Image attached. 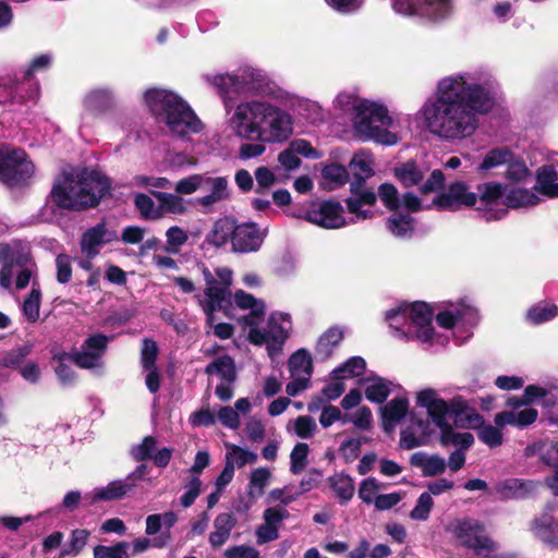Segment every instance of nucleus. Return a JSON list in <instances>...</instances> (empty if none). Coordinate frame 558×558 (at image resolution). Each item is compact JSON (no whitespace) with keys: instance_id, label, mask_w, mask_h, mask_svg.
Wrapping results in <instances>:
<instances>
[{"instance_id":"obj_1","label":"nucleus","mask_w":558,"mask_h":558,"mask_svg":"<svg viewBox=\"0 0 558 558\" xmlns=\"http://www.w3.org/2000/svg\"><path fill=\"white\" fill-rule=\"evenodd\" d=\"M495 77L487 71L457 72L441 77L415 117L421 125L444 141L471 137L478 128V116L494 106Z\"/></svg>"},{"instance_id":"obj_2","label":"nucleus","mask_w":558,"mask_h":558,"mask_svg":"<svg viewBox=\"0 0 558 558\" xmlns=\"http://www.w3.org/2000/svg\"><path fill=\"white\" fill-rule=\"evenodd\" d=\"M203 80L216 88L228 116L227 124L234 136L241 140H257L268 144H280L293 134L292 116L266 99H246L234 105L230 93H263L280 98L263 89L266 75L252 66H243L231 73H207Z\"/></svg>"},{"instance_id":"obj_3","label":"nucleus","mask_w":558,"mask_h":558,"mask_svg":"<svg viewBox=\"0 0 558 558\" xmlns=\"http://www.w3.org/2000/svg\"><path fill=\"white\" fill-rule=\"evenodd\" d=\"M416 405L427 411L428 417L440 430V441L444 446L453 445L458 450L469 449L474 437L470 433H456L451 420L457 427L477 428L482 424V415L469 407L462 396H454L446 401L439 397L437 390L425 388L416 392Z\"/></svg>"},{"instance_id":"obj_4","label":"nucleus","mask_w":558,"mask_h":558,"mask_svg":"<svg viewBox=\"0 0 558 558\" xmlns=\"http://www.w3.org/2000/svg\"><path fill=\"white\" fill-rule=\"evenodd\" d=\"M233 300L239 308L250 311L241 318L248 341L255 345H265L269 357L274 360L281 352L292 328L290 315L274 312L269 315L266 327H262L266 312L263 300L243 290H238Z\"/></svg>"},{"instance_id":"obj_5","label":"nucleus","mask_w":558,"mask_h":558,"mask_svg":"<svg viewBox=\"0 0 558 558\" xmlns=\"http://www.w3.org/2000/svg\"><path fill=\"white\" fill-rule=\"evenodd\" d=\"M143 100L149 112L168 133L181 140L203 131L204 124L191 106L177 93L166 88H148Z\"/></svg>"},{"instance_id":"obj_6","label":"nucleus","mask_w":558,"mask_h":558,"mask_svg":"<svg viewBox=\"0 0 558 558\" xmlns=\"http://www.w3.org/2000/svg\"><path fill=\"white\" fill-rule=\"evenodd\" d=\"M109 190L108 178L98 171L72 169L54 182L51 195L59 207L82 210L98 205Z\"/></svg>"},{"instance_id":"obj_7","label":"nucleus","mask_w":558,"mask_h":558,"mask_svg":"<svg viewBox=\"0 0 558 558\" xmlns=\"http://www.w3.org/2000/svg\"><path fill=\"white\" fill-rule=\"evenodd\" d=\"M393 118L387 106L375 99H363L351 117L353 134L362 142H375L380 145L392 146L398 143V135L390 129Z\"/></svg>"},{"instance_id":"obj_8","label":"nucleus","mask_w":558,"mask_h":558,"mask_svg":"<svg viewBox=\"0 0 558 558\" xmlns=\"http://www.w3.org/2000/svg\"><path fill=\"white\" fill-rule=\"evenodd\" d=\"M386 320L402 336L415 337L420 341L430 344L444 345L447 342V338L434 333L433 312L425 302L402 303L387 311Z\"/></svg>"},{"instance_id":"obj_9","label":"nucleus","mask_w":558,"mask_h":558,"mask_svg":"<svg viewBox=\"0 0 558 558\" xmlns=\"http://www.w3.org/2000/svg\"><path fill=\"white\" fill-rule=\"evenodd\" d=\"M480 210L487 221L500 220L506 217L508 208L534 206L539 197L525 189L508 190L507 186L496 182L478 185Z\"/></svg>"},{"instance_id":"obj_10","label":"nucleus","mask_w":558,"mask_h":558,"mask_svg":"<svg viewBox=\"0 0 558 558\" xmlns=\"http://www.w3.org/2000/svg\"><path fill=\"white\" fill-rule=\"evenodd\" d=\"M5 257L0 269V287L9 293L34 287L38 281V268L29 248L20 242L4 243Z\"/></svg>"},{"instance_id":"obj_11","label":"nucleus","mask_w":558,"mask_h":558,"mask_svg":"<svg viewBox=\"0 0 558 558\" xmlns=\"http://www.w3.org/2000/svg\"><path fill=\"white\" fill-rule=\"evenodd\" d=\"M373 160L371 156L364 151L355 154L350 162V168L357 179L351 184V196L347 198V207L353 217L349 222L355 223L369 219L374 216L371 209L376 203V193L364 185V180L369 178L373 171Z\"/></svg>"},{"instance_id":"obj_12","label":"nucleus","mask_w":558,"mask_h":558,"mask_svg":"<svg viewBox=\"0 0 558 558\" xmlns=\"http://www.w3.org/2000/svg\"><path fill=\"white\" fill-rule=\"evenodd\" d=\"M52 63L50 53H43L35 57L27 68L21 72V81L9 86V82H0V102L36 100L39 97L40 87L33 77L37 73L47 71Z\"/></svg>"},{"instance_id":"obj_13","label":"nucleus","mask_w":558,"mask_h":558,"mask_svg":"<svg viewBox=\"0 0 558 558\" xmlns=\"http://www.w3.org/2000/svg\"><path fill=\"white\" fill-rule=\"evenodd\" d=\"M206 288L204 299L199 300V304L206 314L207 323L214 324V313L221 308L223 301L230 294L233 272L228 267H218L213 274L208 268L202 270Z\"/></svg>"},{"instance_id":"obj_14","label":"nucleus","mask_w":558,"mask_h":558,"mask_svg":"<svg viewBox=\"0 0 558 558\" xmlns=\"http://www.w3.org/2000/svg\"><path fill=\"white\" fill-rule=\"evenodd\" d=\"M446 531L450 533L457 542L468 548H472L476 554L494 553L496 544L488 537L485 527L475 519L464 518L451 520L446 525Z\"/></svg>"},{"instance_id":"obj_15","label":"nucleus","mask_w":558,"mask_h":558,"mask_svg":"<svg viewBox=\"0 0 558 558\" xmlns=\"http://www.w3.org/2000/svg\"><path fill=\"white\" fill-rule=\"evenodd\" d=\"M396 13L417 16L429 22H440L453 12L454 0H392Z\"/></svg>"},{"instance_id":"obj_16","label":"nucleus","mask_w":558,"mask_h":558,"mask_svg":"<svg viewBox=\"0 0 558 558\" xmlns=\"http://www.w3.org/2000/svg\"><path fill=\"white\" fill-rule=\"evenodd\" d=\"M427 169L413 161L395 168V175L404 187L418 186L421 195L437 192L444 186L445 177L440 170H434L425 179Z\"/></svg>"},{"instance_id":"obj_17","label":"nucleus","mask_w":558,"mask_h":558,"mask_svg":"<svg viewBox=\"0 0 558 558\" xmlns=\"http://www.w3.org/2000/svg\"><path fill=\"white\" fill-rule=\"evenodd\" d=\"M34 173V165L27 159L24 150L15 148H0V180L15 186Z\"/></svg>"},{"instance_id":"obj_18","label":"nucleus","mask_w":558,"mask_h":558,"mask_svg":"<svg viewBox=\"0 0 558 558\" xmlns=\"http://www.w3.org/2000/svg\"><path fill=\"white\" fill-rule=\"evenodd\" d=\"M205 373L220 379L215 393L221 401H229L233 397V384L236 380L234 360L228 354L220 355L206 366Z\"/></svg>"},{"instance_id":"obj_19","label":"nucleus","mask_w":558,"mask_h":558,"mask_svg":"<svg viewBox=\"0 0 558 558\" xmlns=\"http://www.w3.org/2000/svg\"><path fill=\"white\" fill-rule=\"evenodd\" d=\"M110 338L102 333L89 336L80 350L71 354V360L81 368L96 369L102 366V356L107 350Z\"/></svg>"},{"instance_id":"obj_20","label":"nucleus","mask_w":558,"mask_h":558,"mask_svg":"<svg viewBox=\"0 0 558 558\" xmlns=\"http://www.w3.org/2000/svg\"><path fill=\"white\" fill-rule=\"evenodd\" d=\"M379 197L386 208L392 213L405 209L407 211H418L429 208L413 192H407L400 196L397 187L391 183H383L378 187L376 197Z\"/></svg>"},{"instance_id":"obj_21","label":"nucleus","mask_w":558,"mask_h":558,"mask_svg":"<svg viewBox=\"0 0 558 558\" xmlns=\"http://www.w3.org/2000/svg\"><path fill=\"white\" fill-rule=\"evenodd\" d=\"M433 205L440 209H459L462 206L471 207L477 205L480 210V196L469 190L466 184L454 182L446 192L438 194L433 199Z\"/></svg>"},{"instance_id":"obj_22","label":"nucleus","mask_w":558,"mask_h":558,"mask_svg":"<svg viewBox=\"0 0 558 558\" xmlns=\"http://www.w3.org/2000/svg\"><path fill=\"white\" fill-rule=\"evenodd\" d=\"M266 238V230H263L255 222L235 225L232 236V251L235 253L257 252Z\"/></svg>"},{"instance_id":"obj_23","label":"nucleus","mask_w":558,"mask_h":558,"mask_svg":"<svg viewBox=\"0 0 558 558\" xmlns=\"http://www.w3.org/2000/svg\"><path fill=\"white\" fill-rule=\"evenodd\" d=\"M433 421L428 418L411 416L408 425L401 430L400 446L410 450L416 447L426 446L434 434Z\"/></svg>"},{"instance_id":"obj_24","label":"nucleus","mask_w":558,"mask_h":558,"mask_svg":"<svg viewBox=\"0 0 558 558\" xmlns=\"http://www.w3.org/2000/svg\"><path fill=\"white\" fill-rule=\"evenodd\" d=\"M306 220L326 229H338L348 222L343 217V208L338 202L327 201L318 204L306 213Z\"/></svg>"},{"instance_id":"obj_25","label":"nucleus","mask_w":558,"mask_h":558,"mask_svg":"<svg viewBox=\"0 0 558 558\" xmlns=\"http://www.w3.org/2000/svg\"><path fill=\"white\" fill-rule=\"evenodd\" d=\"M116 240H118L117 232L109 229L105 221H101L83 233L81 250L88 259H93L99 254L105 244Z\"/></svg>"},{"instance_id":"obj_26","label":"nucleus","mask_w":558,"mask_h":558,"mask_svg":"<svg viewBox=\"0 0 558 558\" xmlns=\"http://www.w3.org/2000/svg\"><path fill=\"white\" fill-rule=\"evenodd\" d=\"M204 191H208V193L197 197L195 203L206 209L227 201L231 194L229 181L226 177H213L208 173L205 177Z\"/></svg>"},{"instance_id":"obj_27","label":"nucleus","mask_w":558,"mask_h":558,"mask_svg":"<svg viewBox=\"0 0 558 558\" xmlns=\"http://www.w3.org/2000/svg\"><path fill=\"white\" fill-rule=\"evenodd\" d=\"M440 327L450 329L456 326H475L478 322L477 310L470 305H460L454 310L441 311L436 316Z\"/></svg>"},{"instance_id":"obj_28","label":"nucleus","mask_w":558,"mask_h":558,"mask_svg":"<svg viewBox=\"0 0 558 558\" xmlns=\"http://www.w3.org/2000/svg\"><path fill=\"white\" fill-rule=\"evenodd\" d=\"M114 102V95L110 88H94L90 89L83 98L85 116L99 117L109 110Z\"/></svg>"},{"instance_id":"obj_29","label":"nucleus","mask_w":558,"mask_h":558,"mask_svg":"<svg viewBox=\"0 0 558 558\" xmlns=\"http://www.w3.org/2000/svg\"><path fill=\"white\" fill-rule=\"evenodd\" d=\"M535 190L546 197H558V154L551 163L537 170Z\"/></svg>"},{"instance_id":"obj_30","label":"nucleus","mask_w":558,"mask_h":558,"mask_svg":"<svg viewBox=\"0 0 558 558\" xmlns=\"http://www.w3.org/2000/svg\"><path fill=\"white\" fill-rule=\"evenodd\" d=\"M409 412V399L405 396H397L380 409L383 427L391 430L400 423Z\"/></svg>"},{"instance_id":"obj_31","label":"nucleus","mask_w":558,"mask_h":558,"mask_svg":"<svg viewBox=\"0 0 558 558\" xmlns=\"http://www.w3.org/2000/svg\"><path fill=\"white\" fill-rule=\"evenodd\" d=\"M292 108L301 120L316 125L327 120L326 110L315 100L298 98L293 101Z\"/></svg>"},{"instance_id":"obj_32","label":"nucleus","mask_w":558,"mask_h":558,"mask_svg":"<svg viewBox=\"0 0 558 558\" xmlns=\"http://www.w3.org/2000/svg\"><path fill=\"white\" fill-rule=\"evenodd\" d=\"M252 404L247 398H240L234 407H221L217 412L218 421L227 428L235 430L241 426L240 414H247Z\"/></svg>"},{"instance_id":"obj_33","label":"nucleus","mask_w":558,"mask_h":558,"mask_svg":"<svg viewBox=\"0 0 558 558\" xmlns=\"http://www.w3.org/2000/svg\"><path fill=\"white\" fill-rule=\"evenodd\" d=\"M410 463L420 469L424 476H436L442 474L447 468L446 460L438 454H427L423 451L414 452Z\"/></svg>"},{"instance_id":"obj_34","label":"nucleus","mask_w":558,"mask_h":558,"mask_svg":"<svg viewBox=\"0 0 558 558\" xmlns=\"http://www.w3.org/2000/svg\"><path fill=\"white\" fill-rule=\"evenodd\" d=\"M43 301V292L39 282H34L23 300L20 303V310L24 319L29 324H35L40 318V306Z\"/></svg>"},{"instance_id":"obj_35","label":"nucleus","mask_w":558,"mask_h":558,"mask_svg":"<svg viewBox=\"0 0 558 558\" xmlns=\"http://www.w3.org/2000/svg\"><path fill=\"white\" fill-rule=\"evenodd\" d=\"M134 488V483L123 480L110 482L106 486L96 487L92 492V502L111 501L122 499L128 493Z\"/></svg>"},{"instance_id":"obj_36","label":"nucleus","mask_w":558,"mask_h":558,"mask_svg":"<svg viewBox=\"0 0 558 558\" xmlns=\"http://www.w3.org/2000/svg\"><path fill=\"white\" fill-rule=\"evenodd\" d=\"M533 482L520 478H507L496 484L495 490L502 499H520L532 493Z\"/></svg>"},{"instance_id":"obj_37","label":"nucleus","mask_w":558,"mask_h":558,"mask_svg":"<svg viewBox=\"0 0 558 558\" xmlns=\"http://www.w3.org/2000/svg\"><path fill=\"white\" fill-rule=\"evenodd\" d=\"M235 222L229 218L218 219L206 234L205 242L216 248L223 247L229 241L232 243Z\"/></svg>"},{"instance_id":"obj_38","label":"nucleus","mask_w":558,"mask_h":558,"mask_svg":"<svg viewBox=\"0 0 558 558\" xmlns=\"http://www.w3.org/2000/svg\"><path fill=\"white\" fill-rule=\"evenodd\" d=\"M235 524L236 519L231 513H219L214 520V531L208 538L209 544L215 548L222 546L229 539Z\"/></svg>"},{"instance_id":"obj_39","label":"nucleus","mask_w":558,"mask_h":558,"mask_svg":"<svg viewBox=\"0 0 558 558\" xmlns=\"http://www.w3.org/2000/svg\"><path fill=\"white\" fill-rule=\"evenodd\" d=\"M396 388H398L397 385L381 377L365 379V397L375 403H384Z\"/></svg>"},{"instance_id":"obj_40","label":"nucleus","mask_w":558,"mask_h":558,"mask_svg":"<svg viewBox=\"0 0 558 558\" xmlns=\"http://www.w3.org/2000/svg\"><path fill=\"white\" fill-rule=\"evenodd\" d=\"M411 213H402L401 210L392 213L387 219V229L397 238L411 236L414 230V219Z\"/></svg>"},{"instance_id":"obj_41","label":"nucleus","mask_w":558,"mask_h":558,"mask_svg":"<svg viewBox=\"0 0 558 558\" xmlns=\"http://www.w3.org/2000/svg\"><path fill=\"white\" fill-rule=\"evenodd\" d=\"M553 509V506H548L545 512L533 521L532 529L537 537L558 547V542H554L549 537V534L558 529V524L555 522V519L550 513Z\"/></svg>"},{"instance_id":"obj_42","label":"nucleus","mask_w":558,"mask_h":558,"mask_svg":"<svg viewBox=\"0 0 558 558\" xmlns=\"http://www.w3.org/2000/svg\"><path fill=\"white\" fill-rule=\"evenodd\" d=\"M226 448V462L234 470L235 468L241 469L257 461L258 456L254 451L242 448L234 444H227Z\"/></svg>"},{"instance_id":"obj_43","label":"nucleus","mask_w":558,"mask_h":558,"mask_svg":"<svg viewBox=\"0 0 558 558\" xmlns=\"http://www.w3.org/2000/svg\"><path fill=\"white\" fill-rule=\"evenodd\" d=\"M90 537L86 529H74L69 535L66 544L61 549V557H76L85 548Z\"/></svg>"},{"instance_id":"obj_44","label":"nucleus","mask_w":558,"mask_h":558,"mask_svg":"<svg viewBox=\"0 0 558 558\" xmlns=\"http://www.w3.org/2000/svg\"><path fill=\"white\" fill-rule=\"evenodd\" d=\"M289 372L291 376H307L313 373L312 356L305 349L294 352L289 359Z\"/></svg>"},{"instance_id":"obj_45","label":"nucleus","mask_w":558,"mask_h":558,"mask_svg":"<svg viewBox=\"0 0 558 558\" xmlns=\"http://www.w3.org/2000/svg\"><path fill=\"white\" fill-rule=\"evenodd\" d=\"M331 489L341 502L347 504L354 495V483L351 476L344 473L333 474L328 478Z\"/></svg>"},{"instance_id":"obj_46","label":"nucleus","mask_w":558,"mask_h":558,"mask_svg":"<svg viewBox=\"0 0 558 558\" xmlns=\"http://www.w3.org/2000/svg\"><path fill=\"white\" fill-rule=\"evenodd\" d=\"M527 450L534 454H537L539 459L558 470V442L551 440H544L527 447Z\"/></svg>"},{"instance_id":"obj_47","label":"nucleus","mask_w":558,"mask_h":558,"mask_svg":"<svg viewBox=\"0 0 558 558\" xmlns=\"http://www.w3.org/2000/svg\"><path fill=\"white\" fill-rule=\"evenodd\" d=\"M342 338L343 333L341 329L337 327L329 328L319 337L316 345V354L322 360L328 359Z\"/></svg>"},{"instance_id":"obj_48","label":"nucleus","mask_w":558,"mask_h":558,"mask_svg":"<svg viewBox=\"0 0 558 558\" xmlns=\"http://www.w3.org/2000/svg\"><path fill=\"white\" fill-rule=\"evenodd\" d=\"M271 472L267 468L254 469L250 474V481L247 485V495L253 498H259L264 495L265 488L267 487Z\"/></svg>"},{"instance_id":"obj_49","label":"nucleus","mask_w":558,"mask_h":558,"mask_svg":"<svg viewBox=\"0 0 558 558\" xmlns=\"http://www.w3.org/2000/svg\"><path fill=\"white\" fill-rule=\"evenodd\" d=\"M366 362L361 356L350 357L345 363L335 368L331 373L333 379H347L363 375Z\"/></svg>"},{"instance_id":"obj_50","label":"nucleus","mask_w":558,"mask_h":558,"mask_svg":"<svg viewBox=\"0 0 558 558\" xmlns=\"http://www.w3.org/2000/svg\"><path fill=\"white\" fill-rule=\"evenodd\" d=\"M153 194L159 202L162 215L165 213L183 214L186 210L184 199L177 192L175 194L165 192H154Z\"/></svg>"},{"instance_id":"obj_51","label":"nucleus","mask_w":558,"mask_h":558,"mask_svg":"<svg viewBox=\"0 0 558 558\" xmlns=\"http://www.w3.org/2000/svg\"><path fill=\"white\" fill-rule=\"evenodd\" d=\"M512 153L507 147H497L492 150H489L481 165L478 166V170L481 171H487L492 170L496 167H499L504 163H508L512 160Z\"/></svg>"},{"instance_id":"obj_52","label":"nucleus","mask_w":558,"mask_h":558,"mask_svg":"<svg viewBox=\"0 0 558 558\" xmlns=\"http://www.w3.org/2000/svg\"><path fill=\"white\" fill-rule=\"evenodd\" d=\"M288 430H292L299 438L310 439L317 432V424L312 416L301 415L289 423Z\"/></svg>"},{"instance_id":"obj_53","label":"nucleus","mask_w":558,"mask_h":558,"mask_svg":"<svg viewBox=\"0 0 558 558\" xmlns=\"http://www.w3.org/2000/svg\"><path fill=\"white\" fill-rule=\"evenodd\" d=\"M171 541L170 532H162L157 537L150 539L147 537H138L133 541V555L145 553L149 548H165Z\"/></svg>"},{"instance_id":"obj_54","label":"nucleus","mask_w":558,"mask_h":558,"mask_svg":"<svg viewBox=\"0 0 558 558\" xmlns=\"http://www.w3.org/2000/svg\"><path fill=\"white\" fill-rule=\"evenodd\" d=\"M558 316V306L554 304H536L526 313V319L533 325L547 323Z\"/></svg>"},{"instance_id":"obj_55","label":"nucleus","mask_w":558,"mask_h":558,"mask_svg":"<svg viewBox=\"0 0 558 558\" xmlns=\"http://www.w3.org/2000/svg\"><path fill=\"white\" fill-rule=\"evenodd\" d=\"M363 99L364 98L359 97L354 90H342L338 93L332 100V106L338 111H351L352 114H354L356 112V108L360 106Z\"/></svg>"},{"instance_id":"obj_56","label":"nucleus","mask_w":558,"mask_h":558,"mask_svg":"<svg viewBox=\"0 0 558 558\" xmlns=\"http://www.w3.org/2000/svg\"><path fill=\"white\" fill-rule=\"evenodd\" d=\"M189 233L179 226H172L166 231L165 251L169 254L180 253L182 246L187 242Z\"/></svg>"},{"instance_id":"obj_57","label":"nucleus","mask_w":558,"mask_h":558,"mask_svg":"<svg viewBox=\"0 0 558 558\" xmlns=\"http://www.w3.org/2000/svg\"><path fill=\"white\" fill-rule=\"evenodd\" d=\"M130 544L128 542H118L112 546L97 545L94 547V558H130Z\"/></svg>"},{"instance_id":"obj_58","label":"nucleus","mask_w":558,"mask_h":558,"mask_svg":"<svg viewBox=\"0 0 558 558\" xmlns=\"http://www.w3.org/2000/svg\"><path fill=\"white\" fill-rule=\"evenodd\" d=\"M477 437L478 439L490 448L499 447L504 441V436L501 433V428L496 424L495 426L492 424H484L482 420V424L477 427Z\"/></svg>"},{"instance_id":"obj_59","label":"nucleus","mask_w":558,"mask_h":558,"mask_svg":"<svg viewBox=\"0 0 558 558\" xmlns=\"http://www.w3.org/2000/svg\"><path fill=\"white\" fill-rule=\"evenodd\" d=\"M206 173H194L179 180L174 190L181 195H191L196 191H204V181Z\"/></svg>"},{"instance_id":"obj_60","label":"nucleus","mask_w":558,"mask_h":558,"mask_svg":"<svg viewBox=\"0 0 558 558\" xmlns=\"http://www.w3.org/2000/svg\"><path fill=\"white\" fill-rule=\"evenodd\" d=\"M365 441H367L366 437H349L341 442L339 454L345 463H351L359 458L362 445Z\"/></svg>"},{"instance_id":"obj_61","label":"nucleus","mask_w":558,"mask_h":558,"mask_svg":"<svg viewBox=\"0 0 558 558\" xmlns=\"http://www.w3.org/2000/svg\"><path fill=\"white\" fill-rule=\"evenodd\" d=\"M342 422H350L361 430H371L373 428V414L369 408L360 407L355 412L345 414Z\"/></svg>"},{"instance_id":"obj_62","label":"nucleus","mask_w":558,"mask_h":558,"mask_svg":"<svg viewBox=\"0 0 558 558\" xmlns=\"http://www.w3.org/2000/svg\"><path fill=\"white\" fill-rule=\"evenodd\" d=\"M135 206L145 219H159L162 217L160 206L156 205L151 197L146 194H137L134 199Z\"/></svg>"},{"instance_id":"obj_63","label":"nucleus","mask_w":558,"mask_h":558,"mask_svg":"<svg viewBox=\"0 0 558 558\" xmlns=\"http://www.w3.org/2000/svg\"><path fill=\"white\" fill-rule=\"evenodd\" d=\"M310 447L305 442H298L290 454V471L300 474L307 465Z\"/></svg>"},{"instance_id":"obj_64","label":"nucleus","mask_w":558,"mask_h":558,"mask_svg":"<svg viewBox=\"0 0 558 558\" xmlns=\"http://www.w3.org/2000/svg\"><path fill=\"white\" fill-rule=\"evenodd\" d=\"M434 507V500L429 493H422L416 501L415 507L410 512V518L416 521H426Z\"/></svg>"}]
</instances>
